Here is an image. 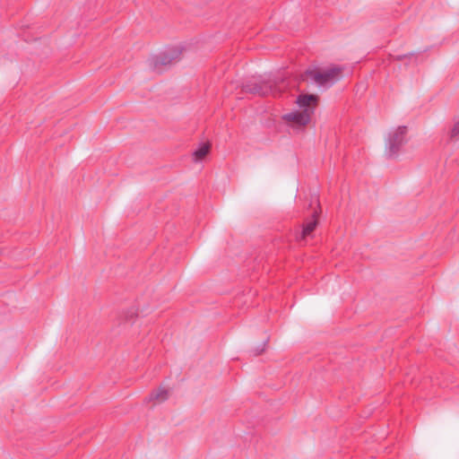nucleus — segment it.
<instances>
[{
	"instance_id": "1",
	"label": "nucleus",
	"mask_w": 459,
	"mask_h": 459,
	"mask_svg": "<svg viewBox=\"0 0 459 459\" xmlns=\"http://www.w3.org/2000/svg\"><path fill=\"white\" fill-rule=\"evenodd\" d=\"M342 72V68L340 66H333L322 72L308 69L301 77L304 81L310 80L319 87L329 88L340 79Z\"/></svg>"
},
{
	"instance_id": "2",
	"label": "nucleus",
	"mask_w": 459,
	"mask_h": 459,
	"mask_svg": "<svg viewBox=\"0 0 459 459\" xmlns=\"http://www.w3.org/2000/svg\"><path fill=\"white\" fill-rule=\"evenodd\" d=\"M407 127L403 126L390 132L385 139V153L387 159H395L406 143Z\"/></svg>"
},
{
	"instance_id": "3",
	"label": "nucleus",
	"mask_w": 459,
	"mask_h": 459,
	"mask_svg": "<svg viewBox=\"0 0 459 459\" xmlns=\"http://www.w3.org/2000/svg\"><path fill=\"white\" fill-rule=\"evenodd\" d=\"M242 91L247 93L265 97L269 95L277 96L280 92L276 86L269 81L251 79L242 84Z\"/></svg>"
},
{
	"instance_id": "4",
	"label": "nucleus",
	"mask_w": 459,
	"mask_h": 459,
	"mask_svg": "<svg viewBox=\"0 0 459 459\" xmlns=\"http://www.w3.org/2000/svg\"><path fill=\"white\" fill-rule=\"evenodd\" d=\"M181 49L178 48H170L159 55L152 56L149 59V65L154 71H160L161 67L169 65L180 59Z\"/></svg>"
},
{
	"instance_id": "5",
	"label": "nucleus",
	"mask_w": 459,
	"mask_h": 459,
	"mask_svg": "<svg viewBox=\"0 0 459 459\" xmlns=\"http://www.w3.org/2000/svg\"><path fill=\"white\" fill-rule=\"evenodd\" d=\"M318 97L315 94H300L296 100L297 105L302 111L307 110L308 115L312 116L317 106Z\"/></svg>"
},
{
	"instance_id": "6",
	"label": "nucleus",
	"mask_w": 459,
	"mask_h": 459,
	"mask_svg": "<svg viewBox=\"0 0 459 459\" xmlns=\"http://www.w3.org/2000/svg\"><path fill=\"white\" fill-rule=\"evenodd\" d=\"M282 118L287 122H291L296 126H306L310 122L311 116L306 111H292L283 115Z\"/></svg>"
},
{
	"instance_id": "7",
	"label": "nucleus",
	"mask_w": 459,
	"mask_h": 459,
	"mask_svg": "<svg viewBox=\"0 0 459 459\" xmlns=\"http://www.w3.org/2000/svg\"><path fill=\"white\" fill-rule=\"evenodd\" d=\"M316 216V212H314L312 214V218L303 224L302 231L298 239H305L307 237L310 236V234L315 230L317 225Z\"/></svg>"
},
{
	"instance_id": "8",
	"label": "nucleus",
	"mask_w": 459,
	"mask_h": 459,
	"mask_svg": "<svg viewBox=\"0 0 459 459\" xmlns=\"http://www.w3.org/2000/svg\"><path fill=\"white\" fill-rule=\"evenodd\" d=\"M169 391L163 387H160L157 390L152 392L149 395L150 401H156L158 403H163L169 399Z\"/></svg>"
},
{
	"instance_id": "9",
	"label": "nucleus",
	"mask_w": 459,
	"mask_h": 459,
	"mask_svg": "<svg viewBox=\"0 0 459 459\" xmlns=\"http://www.w3.org/2000/svg\"><path fill=\"white\" fill-rule=\"evenodd\" d=\"M211 145L210 143H202L194 152V160L200 161L202 160L210 152Z\"/></svg>"
},
{
	"instance_id": "10",
	"label": "nucleus",
	"mask_w": 459,
	"mask_h": 459,
	"mask_svg": "<svg viewBox=\"0 0 459 459\" xmlns=\"http://www.w3.org/2000/svg\"><path fill=\"white\" fill-rule=\"evenodd\" d=\"M450 138L455 140L459 138V121L454 125L450 132Z\"/></svg>"
},
{
	"instance_id": "11",
	"label": "nucleus",
	"mask_w": 459,
	"mask_h": 459,
	"mask_svg": "<svg viewBox=\"0 0 459 459\" xmlns=\"http://www.w3.org/2000/svg\"><path fill=\"white\" fill-rule=\"evenodd\" d=\"M266 342H267V341L264 342V343L262 344V346H261L260 348H257V349H255V350L254 351L253 354H254L255 356H258V355H260V354L264 351V349H265V345H266Z\"/></svg>"
},
{
	"instance_id": "12",
	"label": "nucleus",
	"mask_w": 459,
	"mask_h": 459,
	"mask_svg": "<svg viewBox=\"0 0 459 459\" xmlns=\"http://www.w3.org/2000/svg\"><path fill=\"white\" fill-rule=\"evenodd\" d=\"M412 56H414V53L411 52V53H408V54H405V55H399V56H396V59L399 60V61H402L404 58L411 57Z\"/></svg>"
}]
</instances>
